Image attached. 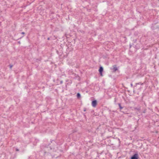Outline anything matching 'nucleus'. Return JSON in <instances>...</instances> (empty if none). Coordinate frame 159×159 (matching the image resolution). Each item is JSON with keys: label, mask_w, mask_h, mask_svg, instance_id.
<instances>
[{"label": "nucleus", "mask_w": 159, "mask_h": 159, "mask_svg": "<svg viewBox=\"0 0 159 159\" xmlns=\"http://www.w3.org/2000/svg\"><path fill=\"white\" fill-rule=\"evenodd\" d=\"M139 155L137 152L136 153H135L132 156L130 159H139Z\"/></svg>", "instance_id": "obj_1"}, {"label": "nucleus", "mask_w": 159, "mask_h": 159, "mask_svg": "<svg viewBox=\"0 0 159 159\" xmlns=\"http://www.w3.org/2000/svg\"><path fill=\"white\" fill-rule=\"evenodd\" d=\"M103 67L102 66H100L98 70H99V73L100 75L101 76H103L102 72L103 71Z\"/></svg>", "instance_id": "obj_2"}, {"label": "nucleus", "mask_w": 159, "mask_h": 159, "mask_svg": "<svg viewBox=\"0 0 159 159\" xmlns=\"http://www.w3.org/2000/svg\"><path fill=\"white\" fill-rule=\"evenodd\" d=\"M112 68H111V69L113 70V72H115L116 71L118 70V69L116 67V65H113L112 66Z\"/></svg>", "instance_id": "obj_3"}, {"label": "nucleus", "mask_w": 159, "mask_h": 159, "mask_svg": "<svg viewBox=\"0 0 159 159\" xmlns=\"http://www.w3.org/2000/svg\"><path fill=\"white\" fill-rule=\"evenodd\" d=\"M97 103V102L96 100H93L92 102V105L93 107H95Z\"/></svg>", "instance_id": "obj_4"}, {"label": "nucleus", "mask_w": 159, "mask_h": 159, "mask_svg": "<svg viewBox=\"0 0 159 159\" xmlns=\"http://www.w3.org/2000/svg\"><path fill=\"white\" fill-rule=\"evenodd\" d=\"M134 109L135 110H137L138 111H139L140 110V107H134Z\"/></svg>", "instance_id": "obj_5"}, {"label": "nucleus", "mask_w": 159, "mask_h": 159, "mask_svg": "<svg viewBox=\"0 0 159 159\" xmlns=\"http://www.w3.org/2000/svg\"><path fill=\"white\" fill-rule=\"evenodd\" d=\"M118 104L119 105V108L120 110H122L123 108V107H122L121 106V104L120 103H118Z\"/></svg>", "instance_id": "obj_6"}, {"label": "nucleus", "mask_w": 159, "mask_h": 159, "mask_svg": "<svg viewBox=\"0 0 159 159\" xmlns=\"http://www.w3.org/2000/svg\"><path fill=\"white\" fill-rule=\"evenodd\" d=\"M77 97L78 98H80L81 97V95L80 93H78L77 94Z\"/></svg>", "instance_id": "obj_7"}, {"label": "nucleus", "mask_w": 159, "mask_h": 159, "mask_svg": "<svg viewBox=\"0 0 159 159\" xmlns=\"http://www.w3.org/2000/svg\"><path fill=\"white\" fill-rule=\"evenodd\" d=\"M151 28L152 30H154L156 29L157 28L155 27L154 26H152L151 27Z\"/></svg>", "instance_id": "obj_8"}, {"label": "nucleus", "mask_w": 159, "mask_h": 159, "mask_svg": "<svg viewBox=\"0 0 159 159\" xmlns=\"http://www.w3.org/2000/svg\"><path fill=\"white\" fill-rule=\"evenodd\" d=\"M153 132L157 134L158 133V131L157 130H155Z\"/></svg>", "instance_id": "obj_9"}, {"label": "nucleus", "mask_w": 159, "mask_h": 159, "mask_svg": "<svg viewBox=\"0 0 159 159\" xmlns=\"http://www.w3.org/2000/svg\"><path fill=\"white\" fill-rule=\"evenodd\" d=\"M146 109H145L143 111V113H145L146 112Z\"/></svg>", "instance_id": "obj_10"}, {"label": "nucleus", "mask_w": 159, "mask_h": 159, "mask_svg": "<svg viewBox=\"0 0 159 159\" xmlns=\"http://www.w3.org/2000/svg\"><path fill=\"white\" fill-rule=\"evenodd\" d=\"M9 66H10V68H11H11L13 66V65H9Z\"/></svg>", "instance_id": "obj_11"}, {"label": "nucleus", "mask_w": 159, "mask_h": 159, "mask_svg": "<svg viewBox=\"0 0 159 159\" xmlns=\"http://www.w3.org/2000/svg\"><path fill=\"white\" fill-rule=\"evenodd\" d=\"M16 151H19V149H18L17 148H16Z\"/></svg>", "instance_id": "obj_12"}, {"label": "nucleus", "mask_w": 159, "mask_h": 159, "mask_svg": "<svg viewBox=\"0 0 159 159\" xmlns=\"http://www.w3.org/2000/svg\"><path fill=\"white\" fill-rule=\"evenodd\" d=\"M86 108H84V111H86Z\"/></svg>", "instance_id": "obj_13"}, {"label": "nucleus", "mask_w": 159, "mask_h": 159, "mask_svg": "<svg viewBox=\"0 0 159 159\" xmlns=\"http://www.w3.org/2000/svg\"><path fill=\"white\" fill-rule=\"evenodd\" d=\"M118 140L119 141V143L120 144V140L119 139H118Z\"/></svg>", "instance_id": "obj_14"}, {"label": "nucleus", "mask_w": 159, "mask_h": 159, "mask_svg": "<svg viewBox=\"0 0 159 159\" xmlns=\"http://www.w3.org/2000/svg\"><path fill=\"white\" fill-rule=\"evenodd\" d=\"M63 83L62 81H61L60 82V84H61Z\"/></svg>", "instance_id": "obj_15"}, {"label": "nucleus", "mask_w": 159, "mask_h": 159, "mask_svg": "<svg viewBox=\"0 0 159 159\" xmlns=\"http://www.w3.org/2000/svg\"><path fill=\"white\" fill-rule=\"evenodd\" d=\"M130 85H131V87H133V84H132V83H131V84H130Z\"/></svg>", "instance_id": "obj_16"}, {"label": "nucleus", "mask_w": 159, "mask_h": 159, "mask_svg": "<svg viewBox=\"0 0 159 159\" xmlns=\"http://www.w3.org/2000/svg\"><path fill=\"white\" fill-rule=\"evenodd\" d=\"M22 34H25V33L24 32H22L21 33Z\"/></svg>", "instance_id": "obj_17"}, {"label": "nucleus", "mask_w": 159, "mask_h": 159, "mask_svg": "<svg viewBox=\"0 0 159 159\" xmlns=\"http://www.w3.org/2000/svg\"><path fill=\"white\" fill-rule=\"evenodd\" d=\"M18 43H19V44H20V41H18Z\"/></svg>", "instance_id": "obj_18"}, {"label": "nucleus", "mask_w": 159, "mask_h": 159, "mask_svg": "<svg viewBox=\"0 0 159 159\" xmlns=\"http://www.w3.org/2000/svg\"><path fill=\"white\" fill-rule=\"evenodd\" d=\"M140 84V83H137V84Z\"/></svg>", "instance_id": "obj_19"}, {"label": "nucleus", "mask_w": 159, "mask_h": 159, "mask_svg": "<svg viewBox=\"0 0 159 159\" xmlns=\"http://www.w3.org/2000/svg\"><path fill=\"white\" fill-rule=\"evenodd\" d=\"M48 39V40H49V38H48V39Z\"/></svg>", "instance_id": "obj_20"}, {"label": "nucleus", "mask_w": 159, "mask_h": 159, "mask_svg": "<svg viewBox=\"0 0 159 159\" xmlns=\"http://www.w3.org/2000/svg\"><path fill=\"white\" fill-rule=\"evenodd\" d=\"M23 37V36L22 37ZM22 38V37H20L19 39H21Z\"/></svg>", "instance_id": "obj_21"}, {"label": "nucleus", "mask_w": 159, "mask_h": 159, "mask_svg": "<svg viewBox=\"0 0 159 159\" xmlns=\"http://www.w3.org/2000/svg\"><path fill=\"white\" fill-rule=\"evenodd\" d=\"M130 47H131V45H130Z\"/></svg>", "instance_id": "obj_22"}, {"label": "nucleus", "mask_w": 159, "mask_h": 159, "mask_svg": "<svg viewBox=\"0 0 159 159\" xmlns=\"http://www.w3.org/2000/svg\"><path fill=\"white\" fill-rule=\"evenodd\" d=\"M84 116L85 117V115L84 114Z\"/></svg>", "instance_id": "obj_23"}, {"label": "nucleus", "mask_w": 159, "mask_h": 159, "mask_svg": "<svg viewBox=\"0 0 159 159\" xmlns=\"http://www.w3.org/2000/svg\"><path fill=\"white\" fill-rule=\"evenodd\" d=\"M141 84V85H142V84Z\"/></svg>", "instance_id": "obj_24"}]
</instances>
